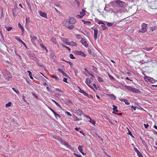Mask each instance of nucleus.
Listing matches in <instances>:
<instances>
[{
    "label": "nucleus",
    "mask_w": 157,
    "mask_h": 157,
    "mask_svg": "<svg viewBox=\"0 0 157 157\" xmlns=\"http://www.w3.org/2000/svg\"><path fill=\"white\" fill-rule=\"evenodd\" d=\"M113 6L115 5L119 7H124L125 5L124 2L120 0H116L115 1H113L111 2Z\"/></svg>",
    "instance_id": "1"
},
{
    "label": "nucleus",
    "mask_w": 157,
    "mask_h": 157,
    "mask_svg": "<svg viewBox=\"0 0 157 157\" xmlns=\"http://www.w3.org/2000/svg\"><path fill=\"white\" fill-rule=\"evenodd\" d=\"M124 87L128 90L133 93H139L140 91L138 89L130 86H125Z\"/></svg>",
    "instance_id": "2"
},
{
    "label": "nucleus",
    "mask_w": 157,
    "mask_h": 157,
    "mask_svg": "<svg viewBox=\"0 0 157 157\" xmlns=\"http://www.w3.org/2000/svg\"><path fill=\"white\" fill-rule=\"evenodd\" d=\"M147 25L145 23H143L141 25V28L139 30L140 32L144 33L147 30Z\"/></svg>",
    "instance_id": "3"
},
{
    "label": "nucleus",
    "mask_w": 157,
    "mask_h": 157,
    "mask_svg": "<svg viewBox=\"0 0 157 157\" xmlns=\"http://www.w3.org/2000/svg\"><path fill=\"white\" fill-rule=\"evenodd\" d=\"M60 142L62 144L67 146V147L69 149H70L71 150H72V148L71 147V146L68 145V143L67 142L65 141V140L61 139V140H60Z\"/></svg>",
    "instance_id": "4"
},
{
    "label": "nucleus",
    "mask_w": 157,
    "mask_h": 157,
    "mask_svg": "<svg viewBox=\"0 0 157 157\" xmlns=\"http://www.w3.org/2000/svg\"><path fill=\"white\" fill-rule=\"evenodd\" d=\"M30 38L31 39V41L33 43H34L36 40L37 38L32 33L30 34Z\"/></svg>",
    "instance_id": "5"
},
{
    "label": "nucleus",
    "mask_w": 157,
    "mask_h": 157,
    "mask_svg": "<svg viewBox=\"0 0 157 157\" xmlns=\"http://www.w3.org/2000/svg\"><path fill=\"white\" fill-rule=\"evenodd\" d=\"M74 53L77 55H80L83 57H86V56L84 53L82 51H75Z\"/></svg>",
    "instance_id": "6"
},
{
    "label": "nucleus",
    "mask_w": 157,
    "mask_h": 157,
    "mask_svg": "<svg viewBox=\"0 0 157 157\" xmlns=\"http://www.w3.org/2000/svg\"><path fill=\"white\" fill-rule=\"evenodd\" d=\"M80 42L85 47L87 48L88 47V44L85 39L82 38Z\"/></svg>",
    "instance_id": "7"
},
{
    "label": "nucleus",
    "mask_w": 157,
    "mask_h": 157,
    "mask_svg": "<svg viewBox=\"0 0 157 157\" xmlns=\"http://www.w3.org/2000/svg\"><path fill=\"white\" fill-rule=\"evenodd\" d=\"M94 37L95 40H96L98 38V30L97 29H94Z\"/></svg>",
    "instance_id": "8"
},
{
    "label": "nucleus",
    "mask_w": 157,
    "mask_h": 157,
    "mask_svg": "<svg viewBox=\"0 0 157 157\" xmlns=\"http://www.w3.org/2000/svg\"><path fill=\"white\" fill-rule=\"evenodd\" d=\"M70 24H74L76 23L75 20L73 17H70L69 20Z\"/></svg>",
    "instance_id": "9"
},
{
    "label": "nucleus",
    "mask_w": 157,
    "mask_h": 157,
    "mask_svg": "<svg viewBox=\"0 0 157 157\" xmlns=\"http://www.w3.org/2000/svg\"><path fill=\"white\" fill-rule=\"evenodd\" d=\"M70 24L69 20H68L67 19L64 20L63 23V25L64 26H65L66 27H67Z\"/></svg>",
    "instance_id": "10"
},
{
    "label": "nucleus",
    "mask_w": 157,
    "mask_h": 157,
    "mask_svg": "<svg viewBox=\"0 0 157 157\" xmlns=\"http://www.w3.org/2000/svg\"><path fill=\"white\" fill-rule=\"evenodd\" d=\"M79 91L80 93L82 94L84 96H85L89 98V95L88 93H86L83 90L81 89L79 87Z\"/></svg>",
    "instance_id": "11"
},
{
    "label": "nucleus",
    "mask_w": 157,
    "mask_h": 157,
    "mask_svg": "<svg viewBox=\"0 0 157 157\" xmlns=\"http://www.w3.org/2000/svg\"><path fill=\"white\" fill-rule=\"evenodd\" d=\"M40 15L42 17L45 18H47V15L45 12H43L41 11L39 12Z\"/></svg>",
    "instance_id": "12"
},
{
    "label": "nucleus",
    "mask_w": 157,
    "mask_h": 157,
    "mask_svg": "<svg viewBox=\"0 0 157 157\" xmlns=\"http://www.w3.org/2000/svg\"><path fill=\"white\" fill-rule=\"evenodd\" d=\"M157 2L156 1L152 2H151V6L152 7V9L156 8V5L155 4H156Z\"/></svg>",
    "instance_id": "13"
},
{
    "label": "nucleus",
    "mask_w": 157,
    "mask_h": 157,
    "mask_svg": "<svg viewBox=\"0 0 157 157\" xmlns=\"http://www.w3.org/2000/svg\"><path fill=\"white\" fill-rule=\"evenodd\" d=\"M68 45L73 46H76L77 44L76 42H74L73 41H71V42H69V44H68Z\"/></svg>",
    "instance_id": "14"
},
{
    "label": "nucleus",
    "mask_w": 157,
    "mask_h": 157,
    "mask_svg": "<svg viewBox=\"0 0 157 157\" xmlns=\"http://www.w3.org/2000/svg\"><path fill=\"white\" fill-rule=\"evenodd\" d=\"M108 96L112 100H115L116 99V96L113 94H108Z\"/></svg>",
    "instance_id": "15"
},
{
    "label": "nucleus",
    "mask_w": 157,
    "mask_h": 157,
    "mask_svg": "<svg viewBox=\"0 0 157 157\" xmlns=\"http://www.w3.org/2000/svg\"><path fill=\"white\" fill-rule=\"evenodd\" d=\"M62 41L64 43L68 45V44H69V40L67 39L63 38L62 39Z\"/></svg>",
    "instance_id": "16"
},
{
    "label": "nucleus",
    "mask_w": 157,
    "mask_h": 157,
    "mask_svg": "<svg viewBox=\"0 0 157 157\" xmlns=\"http://www.w3.org/2000/svg\"><path fill=\"white\" fill-rule=\"evenodd\" d=\"M113 113L116 114L115 112L118 111L117 107V106L114 105H113Z\"/></svg>",
    "instance_id": "17"
},
{
    "label": "nucleus",
    "mask_w": 157,
    "mask_h": 157,
    "mask_svg": "<svg viewBox=\"0 0 157 157\" xmlns=\"http://www.w3.org/2000/svg\"><path fill=\"white\" fill-rule=\"evenodd\" d=\"M77 113L78 115L81 116L82 114L83 113L81 109H78L77 110Z\"/></svg>",
    "instance_id": "18"
},
{
    "label": "nucleus",
    "mask_w": 157,
    "mask_h": 157,
    "mask_svg": "<svg viewBox=\"0 0 157 157\" xmlns=\"http://www.w3.org/2000/svg\"><path fill=\"white\" fill-rule=\"evenodd\" d=\"M19 27L21 29L22 32L23 33L24 31V29L23 27L22 26L20 23H19L18 24Z\"/></svg>",
    "instance_id": "19"
},
{
    "label": "nucleus",
    "mask_w": 157,
    "mask_h": 157,
    "mask_svg": "<svg viewBox=\"0 0 157 157\" xmlns=\"http://www.w3.org/2000/svg\"><path fill=\"white\" fill-rule=\"evenodd\" d=\"M83 147V146H81V145H79L78 147V150L80 152H82L83 151V149H82Z\"/></svg>",
    "instance_id": "20"
},
{
    "label": "nucleus",
    "mask_w": 157,
    "mask_h": 157,
    "mask_svg": "<svg viewBox=\"0 0 157 157\" xmlns=\"http://www.w3.org/2000/svg\"><path fill=\"white\" fill-rule=\"evenodd\" d=\"M82 21L83 22L84 24H87L88 25H90L91 24V22L89 21H85L82 20Z\"/></svg>",
    "instance_id": "21"
},
{
    "label": "nucleus",
    "mask_w": 157,
    "mask_h": 157,
    "mask_svg": "<svg viewBox=\"0 0 157 157\" xmlns=\"http://www.w3.org/2000/svg\"><path fill=\"white\" fill-rule=\"evenodd\" d=\"M144 80H146L147 79V80L148 81H150L151 80V79H153V78H151L149 77H148L147 76H145L144 77Z\"/></svg>",
    "instance_id": "22"
},
{
    "label": "nucleus",
    "mask_w": 157,
    "mask_h": 157,
    "mask_svg": "<svg viewBox=\"0 0 157 157\" xmlns=\"http://www.w3.org/2000/svg\"><path fill=\"white\" fill-rule=\"evenodd\" d=\"M85 11L86 10L85 9H82V12H80V14L83 17L85 14Z\"/></svg>",
    "instance_id": "23"
},
{
    "label": "nucleus",
    "mask_w": 157,
    "mask_h": 157,
    "mask_svg": "<svg viewBox=\"0 0 157 157\" xmlns=\"http://www.w3.org/2000/svg\"><path fill=\"white\" fill-rule=\"evenodd\" d=\"M52 101L54 102L56 104V105L59 107L60 108L61 107V106L60 105H59L58 102H56L53 99H52Z\"/></svg>",
    "instance_id": "24"
},
{
    "label": "nucleus",
    "mask_w": 157,
    "mask_h": 157,
    "mask_svg": "<svg viewBox=\"0 0 157 157\" xmlns=\"http://www.w3.org/2000/svg\"><path fill=\"white\" fill-rule=\"evenodd\" d=\"M53 113L56 118H60V117H61L58 114H57V113H56L55 112H54Z\"/></svg>",
    "instance_id": "25"
},
{
    "label": "nucleus",
    "mask_w": 157,
    "mask_h": 157,
    "mask_svg": "<svg viewBox=\"0 0 157 157\" xmlns=\"http://www.w3.org/2000/svg\"><path fill=\"white\" fill-rule=\"evenodd\" d=\"M91 82V80L88 78H87L86 81V83L87 85V84H89V83H90Z\"/></svg>",
    "instance_id": "26"
},
{
    "label": "nucleus",
    "mask_w": 157,
    "mask_h": 157,
    "mask_svg": "<svg viewBox=\"0 0 157 157\" xmlns=\"http://www.w3.org/2000/svg\"><path fill=\"white\" fill-rule=\"evenodd\" d=\"M101 27L103 30H105L107 29V27L105 26V24H103L101 25Z\"/></svg>",
    "instance_id": "27"
},
{
    "label": "nucleus",
    "mask_w": 157,
    "mask_h": 157,
    "mask_svg": "<svg viewBox=\"0 0 157 157\" xmlns=\"http://www.w3.org/2000/svg\"><path fill=\"white\" fill-rule=\"evenodd\" d=\"M88 121L90 122L91 124H93L94 125H95L96 123V122L94 120L91 119L90 120H89Z\"/></svg>",
    "instance_id": "28"
},
{
    "label": "nucleus",
    "mask_w": 157,
    "mask_h": 157,
    "mask_svg": "<svg viewBox=\"0 0 157 157\" xmlns=\"http://www.w3.org/2000/svg\"><path fill=\"white\" fill-rule=\"evenodd\" d=\"M27 72L29 73V76L30 78H31V79H33V78L32 76V74L31 72V71H27Z\"/></svg>",
    "instance_id": "29"
},
{
    "label": "nucleus",
    "mask_w": 157,
    "mask_h": 157,
    "mask_svg": "<svg viewBox=\"0 0 157 157\" xmlns=\"http://www.w3.org/2000/svg\"><path fill=\"white\" fill-rule=\"evenodd\" d=\"M153 48V47L147 48L146 47L144 48V49L147 51H150L152 50Z\"/></svg>",
    "instance_id": "30"
},
{
    "label": "nucleus",
    "mask_w": 157,
    "mask_h": 157,
    "mask_svg": "<svg viewBox=\"0 0 157 157\" xmlns=\"http://www.w3.org/2000/svg\"><path fill=\"white\" fill-rule=\"evenodd\" d=\"M75 36L76 37V38L78 39H79L81 38V36L79 34H76L75 35Z\"/></svg>",
    "instance_id": "31"
},
{
    "label": "nucleus",
    "mask_w": 157,
    "mask_h": 157,
    "mask_svg": "<svg viewBox=\"0 0 157 157\" xmlns=\"http://www.w3.org/2000/svg\"><path fill=\"white\" fill-rule=\"evenodd\" d=\"M74 25H71L70 26H68L67 27L70 29H72L74 27Z\"/></svg>",
    "instance_id": "32"
},
{
    "label": "nucleus",
    "mask_w": 157,
    "mask_h": 157,
    "mask_svg": "<svg viewBox=\"0 0 157 157\" xmlns=\"http://www.w3.org/2000/svg\"><path fill=\"white\" fill-rule=\"evenodd\" d=\"M12 103L11 102H9L6 105V107H8L11 106Z\"/></svg>",
    "instance_id": "33"
},
{
    "label": "nucleus",
    "mask_w": 157,
    "mask_h": 157,
    "mask_svg": "<svg viewBox=\"0 0 157 157\" xmlns=\"http://www.w3.org/2000/svg\"><path fill=\"white\" fill-rule=\"evenodd\" d=\"M5 28L6 29V30L8 31H10V30H11L12 29V27H5Z\"/></svg>",
    "instance_id": "34"
},
{
    "label": "nucleus",
    "mask_w": 157,
    "mask_h": 157,
    "mask_svg": "<svg viewBox=\"0 0 157 157\" xmlns=\"http://www.w3.org/2000/svg\"><path fill=\"white\" fill-rule=\"evenodd\" d=\"M107 25L109 26H111L113 25H114L113 23H110L108 22L107 23Z\"/></svg>",
    "instance_id": "35"
},
{
    "label": "nucleus",
    "mask_w": 157,
    "mask_h": 157,
    "mask_svg": "<svg viewBox=\"0 0 157 157\" xmlns=\"http://www.w3.org/2000/svg\"><path fill=\"white\" fill-rule=\"evenodd\" d=\"M69 56L70 58L72 59H75V58L74 56V55L72 54H70Z\"/></svg>",
    "instance_id": "36"
},
{
    "label": "nucleus",
    "mask_w": 157,
    "mask_h": 157,
    "mask_svg": "<svg viewBox=\"0 0 157 157\" xmlns=\"http://www.w3.org/2000/svg\"><path fill=\"white\" fill-rule=\"evenodd\" d=\"M98 80L99 82H103V80L102 78L100 77H98Z\"/></svg>",
    "instance_id": "37"
},
{
    "label": "nucleus",
    "mask_w": 157,
    "mask_h": 157,
    "mask_svg": "<svg viewBox=\"0 0 157 157\" xmlns=\"http://www.w3.org/2000/svg\"><path fill=\"white\" fill-rule=\"evenodd\" d=\"M13 90L16 93H17V94H19V91L17 90H16L15 88H14V87H13L12 88Z\"/></svg>",
    "instance_id": "38"
},
{
    "label": "nucleus",
    "mask_w": 157,
    "mask_h": 157,
    "mask_svg": "<svg viewBox=\"0 0 157 157\" xmlns=\"http://www.w3.org/2000/svg\"><path fill=\"white\" fill-rule=\"evenodd\" d=\"M108 76H109V78H110V79H111L112 80H114V78L113 77V76H112L111 75L109 74Z\"/></svg>",
    "instance_id": "39"
},
{
    "label": "nucleus",
    "mask_w": 157,
    "mask_h": 157,
    "mask_svg": "<svg viewBox=\"0 0 157 157\" xmlns=\"http://www.w3.org/2000/svg\"><path fill=\"white\" fill-rule=\"evenodd\" d=\"M51 77L53 78H55L56 80H59L58 78L55 75H51Z\"/></svg>",
    "instance_id": "40"
},
{
    "label": "nucleus",
    "mask_w": 157,
    "mask_h": 157,
    "mask_svg": "<svg viewBox=\"0 0 157 157\" xmlns=\"http://www.w3.org/2000/svg\"><path fill=\"white\" fill-rule=\"evenodd\" d=\"M137 154L139 157H144L142 155L140 151Z\"/></svg>",
    "instance_id": "41"
},
{
    "label": "nucleus",
    "mask_w": 157,
    "mask_h": 157,
    "mask_svg": "<svg viewBox=\"0 0 157 157\" xmlns=\"http://www.w3.org/2000/svg\"><path fill=\"white\" fill-rule=\"evenodd\" d=\"M51 41L53 43H55L56 42V40L55 38H52L51 39Z\"/></svg>",
    "instance_id": "42"
},
{
    "label": "nucleus",
    "mask_w": 157,
    "mask_h": 157,
    "mask_svg": "<svg viewBox=\"0 0 157 157\" xmlns=\"http://www.w3.org/2000/svg\"><path fill=\"white\" fill-rule=\"evenodd\" d=\"M7 74H8V77H7L6 76V75H5V78H10V77H11V76H10V73L9 72H7Z\"/></svg>",
    "instance_id": "43"
},
{
    "label": "nucleus",
    "mask_w": 157,
    "mask_h": 157,
    "mask_svg": "<svg viewBox=\"0 0 157 157\" xmlns=\"http://www.w3.org/2000/svg\"><path fill=\"white\" fill-rule=\"evenodd\" d=\"M74 71L75 74V75L77 76L76 74L78 73V70L77 69L74 70Z\"/></svg>",
    "instance_id": "44"
},
{
    "label": "nucleus",
    "mask_w": 157,
    "mask_h": 157,
    "mask_svg": "<svg viewBox=\"0 0 157 157\" xmlns=\"http://www.w3.org/2000/svg\"><path fill=\"white\" fill-rule=\"evenodd\" d=\"M63 47H65V48H66L69 51H71V49L70 48L68 47H67L66 46H64V45H62Z\"/></svg>",
    "instance_id": "45"
},
{
    "label": "nucleus",
    "mask_w": 157,
    "mask_h": 157,
    "mask_svg": "<svg viewBox=\"0 0 157 157\" xmlns=\"http://www.w3.org/2000/svg\"><path fill=\"white\" fill-rule=\"evenodd\" d=\"M88 86L92 89L93 90H94V88L90 84H87Z\"/></svg>",
    "instance_id": "46"
},
{
    "label": "nucleus",
    "mask_w": 157,
    "mask_h": 157,
    "mask_svg": "<svg viewBox=\"0 0 157 157\" xmlns=\"http://www.w3.org/2000/svg\"><path fill=\"white\" fill-rule=\"evenodd\" d=\"M65 113L66 114H67V115L69 116H72L71 114L69 112L66 111Z\"/></svg>",
    "instance_id": "47"
},
{
    "label": "nucleus",
    "mask_w": 157,
    "mask_h": 157,
    "mask_svg": "<svg viewBox=\"0 0 157 157\" xmlns=\"http://www.w3.org/2000/svg\"><path fill=\"white\" fill-rule=\"evenodd\" d=\"M67 78H64L63 79V81L65 82L68 83V82L67 81Z\"/></svg>",
    "instance_id": "48"
},
{
    "label": "nucleus",
    "mask_w": 157,
    "mask_h": 157,
    "mask_svg": "<svg viewBox=\"0 0 157 157\" xmlns=\"http://www.w3.org/2000/svg\"><path fill=\"white\" fill-rule=\"evenodd\" d=\"M66 62L67 63L71 66L73 65V63L71 62L70 61H66Z\"/></svg>",
    "instance_id": "49"
},
{
    "label": "nucleus",
    "mask_w": 157,
    "mask_h": 157,
    "mask_svg": "<svg viewBox=\"0 0 157 157\" xmlns=\"http://www.w3.org/2000/svg\"><path fill=\"white\" fill-rule=\"evenodd\" d=\"M74 154L77 157H82V155H78V154H76L75 153H74Z\"/></svg>",
    "instance_id": "50"
},
{
    "label": "nucleus",
    "mask_w": 157,
    "mask_h": 157,
    "mask_svg": "<svg viewBox=\"0 0 157 157\" xmlns=\"http://www.w3.org/2000/svg\"><path fill=\"white\" fill-rule=\"evenodd\" d=\"M126 105H128L130 104V103L128 102V100H126V101H124Z\"/></svg>",
    "instance_id": "51"
},
{
    "label": "nucleus",
    "mask_w": 157,
    "mask_h": 157,
    "mask_svg": "<svg viewBox=\"0 0 157 157\" xmlns=\"http://www.w3.org/2000/svg\"><path fill=\"white\" fill-rule=\"evenodd\" d=\"M76 17L78 18H82L83 17L82 16V15H77Z\"/></svg>",
    "instance_id": "52"
},
{
    "label": "nucleus",
    "mask_w": 157,
    "mask_h": 157,
    "mask_svg": "<svg viewBox=\"0 0 157 157\" xmlns=\"http://www.w3.org/2000/svg\"><path fill=\"white\" fill-rule=\"evenodd\" d=\"M15 39L17 40L18 41H19L21 40V39L19 38L17 36H15Z\"/></svg>",
    "instance_id": "53"
},
{
    "label": "nucleus",
    "mask_w": 157,
    "mask_h": 157,
    "mask_svg": "<svg viewBox=\"0 0 157 157\" xmlns=\"http://www.w3.org/2000/svg\"><path fill=\"white\" fill-rule=\"evenodd\" d=\"M134 150L137 153L139 152V151L138 150V149L136 147L134 148Z\"/></svg>",
    "instance_id": "54"
},
{
    "label": "nucleus",
    "mask_w": 157,
    "mask_h": 157,
    "mask_svg": "<svg viewBox=\"0 0 157 157\" xmlns=\"http://www.w3.org/2000/svg\"><path fill=\"white\" fill-rule=\"evenodd\" d=\"M27 4L28 5L29 7V9H30V10H32L31 5L29 3H27Z\"/></svg>",
    "instance_id": "55"
},
{
    "label": "nucleus",
    "mask_w": 157,
    "mask_h": 157,
    "mask_svg": "<svg viewBox=\"0 0 157 157\" xmlns=\"http://www.w3.org/2000/svg\"><path fill=\"white\" fill-rule=\"evenodd\" d=\"M98 24L99 25H100V24H104V23H103V22H102V21H99L98 22Z\"/></svg>",
    "instance_id": "56"
},
{
    "label": "nucleus",
    "mask_w": 157,
    "mask_h": 157,
    "mask_svg": "<svg viewBox=\"0 0 157 157\" xmlns=\"http://www.w3.org/2000/svg\"><path fill=\"white\" fill-rule=\"evenodd\" d=\"M46 88H47V90L48 91L50 92L52 91L49 88V87H48V86Z\"/></svg>",
    "instance_id": "57"
},
{
    "label": "nucleus",
    "mask_w": 157,
    "mask_h": 157,
    "mask_svg": "<svg viewBox=\"0 0 157 157\" xmlns=\"http://www.w3.org/2000/svg\"><path fill=\"white\" fill-rule=\"evenodd\" d=\"M75 129L77 131H79L80 130V128L76 127L75 128Z\"/></svg>",
    "instance_id": "58"
},
{
    "label": "nucleus",
    "mask_w": 157,
    "mask_h": 157,
    "mask_svg": "<svg viewBox=\"0 0 157 157\" xmlns=\"http://www.w3.org/2000/svg\"><path fill=\"white\" fill-rule=\"evenodd\" d=\"M144 127L146 128H147L149 126V125L148 124H144Z\"/></svg>",
    "instance_id": "59"
},
{
    "label": "nucleus",
    "mask_w": 157,
    "mask_h": 157,
    "mask_svg": "<svg viewBox=\"0 0 157 157\" xmlns=\"http://www.w3.org/2000/svg\"><path fill=\"white\" fill-rule=\"evenodd\" d=\"M62 74L64 76H65L66 77L68 75L66 73L64 72V71H63V72Z\"/></svg>",
    "instance_id": "60"
},
{
    "label": "nucleus",
    "mask_w": 157,
    "mask_h": 157,
    "mask_svg": "<svg viewBox=\"0 0 157 157\" xmlns=\"http://www.w3.org/2000/svg\"><path fill=\"white\" fill-rule=\"evenodd\" d=\"M128 134L130 135V136H132H132V134L131 132L129 130H128Z\"/></svg>",
    "instance_id": "61"
},
{
    "label": "nucleus",
    "mask_w": 157,
    "mask_h": 157,
    "mask_svg": "<svg viewBox=\"0 0 157 157\" xmlns=\"http://www.w3.org/2000/svg\"><path fill=\"white\" fill-rule=\"evenodd\" d=\"M131 108L132 109H133L134 110H136V107L135 106H134L133 105H132V106H131Z\"/></svg>",
    "instance_id": "62"
},
{
    "label": "nucleus",
    "mask_w": 157,
    "mask_h": 157,
    "mask_svg": "<svg viewBox=\"0 0 157 157\" xmlns=\"http://www.w3.org/2000/svg\"><path fill=\"white\" fill-rule=\"evenodd\" d=\"M93 86L96 89L98 90V87L95 84H93Z\"/></svg>",
    "instance_id": "63"
},
{
    "label": "nucleus",
    "mask_w": 157,
    "mask_h": 157,
    "mask_svg": "<svg viewBox=\"0 0 157 157\" xmlns=\"http://www.w3.org/2000/svg\"><path fill=\"white\" fill-rule=\"evenodd\" d=\"M58 71L59 72H61L62 73L63 72V70H62L61 69H60V68H59V69H58Z\"/></svg>",
    "instance_id": "64"
}]
</instances>
